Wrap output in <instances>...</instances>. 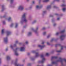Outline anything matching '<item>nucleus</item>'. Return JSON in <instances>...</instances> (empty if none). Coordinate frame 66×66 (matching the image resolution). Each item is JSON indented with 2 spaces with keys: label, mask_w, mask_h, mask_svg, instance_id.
Instances as JSON below:
<instances>
[{
  "label": "nucleus",
  "mask_w": 66,
  "mask_h": 66,
  "mask_svg": "<svg viewBox=\"0 0 66 66\" xmlns=\"http://www.w3.org/2000/svg\"><path fill=\"white\" fill-rule=\"evenodd\" d=\"M18 49H19V48L18 47H16L15 50H14V54L16 56H18L19 55L18 53L17 52V50H18Z\"/></svg>",
  "instance_id": "6e6552de"
},
{
  "label": "nucleus",
  "mask_w": 66,
  "mask_h": 66,
  "mask_svg": "<svg viewBox=\"0 0 66 66\" xmlns=\"http://www.w3.org/2000/svg\"><path fill=\"white\" fill-rule=\"evenodd\" d=\"M32 7L31 6H30L29 7V9H31V8H32Z\"/></svg>",
  "instance_id": "864d4df0"
},
{
  "label": "nucleus",
  "mask_w": 66,
  "mask_h": 66,
  "mask_svg": "<svg viewBox=\"0 0 66 66\" xmlns=\"http://www.w3.org/2000/svg\"><path fill=\"white\" fill-rule=\"evenodd\" d=\"M5 10V8L4 7V5H2V10L1 12H3Z\"/></svg>",
  "instance_id": "2eb2a0df"
},
{
  "label": "nucleus",
  "mask_w": 66,
  "mask_h": 66,
  "mask_svg": "<svg viewBox=\"0 0 66 66\" xmlns=\"http://www.w3.org/2000/svg\"><path fill=\"white\" fill-rule=\"evenodd\" d=\"M18 61V59H16L15 60V62L14 63V65L15 66H23V64H20L16 62Z\"/></svg>",
  "instance_id": "1a4fd4ad"
},
{
  "label": "nucleus",
  "mask_w": 66,
  "mask_h": 66,
  "mask_svg": "<svg viewBox=\"0 0 66 66\" xmlns=\"http://www.w3.org/2000/svg\"><path fill=\"white\" fill-rule=\"evenodd\" d=\"M18 44L19 45H22V43H18Z\"/></svg>",
  "instance_id": "c03bdc74"
},
{
  "label": "nucleus",
  "mask_w": 66,
  "mask_h": 66,
  "mask_svg": "<svg viewBox=\"0 0 66 66\" xmlns=\"http://www.w3.org/2000/svg\"><path fill=\"white\" fill-rule=\"evenodd\" d=\"M40 57L42 58V60L41 61H38V63H44L46 60V59L45 58L44 55V54H42L40 55Z\"/></svg>",
  "instance_id": "20e7f679"
},
{
  "label": "nucleus",
  "mask_w": 66,
  "mask_h": 66,
  "mask_svg": "<svg viewBox=\"0 0 66 66\" xmlns=\"http://www.w3.org/2000/svg\"><path fill=\"white\" fill-rule=\"evenodd\" d=\"M51 7V5H49L47 7V10H49L50 9Z\"/></svg>",
  "instance_id": "b1692460"
},
{
  "label": "nucleus",
  "mask_w": 66,
  "mask_h": 66,
  "mask_svg": "<svg viewBox=\"0 0 66 66\" xmlns=\"http://www.w3.org/2000/svg\"><path fill=\"white\" fill-rule=\"evenodd\" d=\"M55 15H58V14H57V13H55Z\"/></svg>",
  "instance_id": "4d7b16f0"
},
{
  "label": "nucleus",
  "mask_w": 66,
  "mask_h": 66,
  "mask_svg": "<svg viewBox=\"0 0 66 66\" xmlns=\"http://www.w3.org/2000/svg\"><path fill=\"white\" fill-rule=\"evenodd\" d=\"M26 26H24V28H26Z\"/></svg>",
  "instance_id": "680f3d73"
},
{
  "label": "nucleus",
  "mask_w": 66,
  "mask_h": 66,
  "mask_svg": "<svg viewBox=\"0 0 66 66\" xmlns=\"http://www.w3.org/2000/svg\"><path fill=\"white\" fill-rule=\"evenodd\" d=\"M54 8H56V6H53Z\"/></svg>",
  "instance_id": "3c124183"
},
{
  "label": "nucleus",
  "mask_w": 66,
  "mask_h": 66,
  "mask_svg": "<svg viewBox=\"0 0 66 66\" xmlns=\"http://www.w3.org/2000/svg\"><path fill=\"white\" fill-rule=\"evenodd\" d=\"M15 24V28H17L18 27V23L17 22H16Z\"/></svg>",
  "instance_id": "4be33fe9"
},
{
  "label": "nucleus",
  "mask_w": 66,
  "mask_h": 66,
  "mask_svg": "<svg viewBox=\"0 0 66 66\" xmlns=\"http://www.w3.org/2000/svg\"><path fill=\"white\" fill-rule=\"evenodd\" d=\"M38 27H36V28L35 30H34L33 28H32L31 29V30L32 31H33V32H34L35 34H37L38 33V32H37V30H38Z\"/></svg>",
  "instance_id": "0eeeda50"
},
{
  "label": "nucleus",
  "mask_w": 66,
  "mask_h": 66,
  "mask_svg": "<svg viewBox=\"0 0 66 66\" xmlns=\"http://www.w3.org/2000/svg\"><path fill=\"white\" fill-rule=\"evenodd\" d=\"M44 66V65H41V66Z\"/></svg>",
  "instance_id": "0e129e2a"
},
{
  "label": "nucleus",
  "mask_w": 66,
  "mask_h": 66,
  "mask_svg": "<svg viewBox=\"0 0 66 66\" xmlns=\"http://www.w3.org/2000/svg\"><path fill=\"white\" fill-rule=\"evenodd\" d=\"M6 16H7V14L6 13H5L3 16H1L0 17V18H5V17H6Z\"/></svg>",
  "instance_id": "412c9836"
},
{
  "label": "nucleus",
  "mask_w": 66,
  "mask_h": 66,
  "mask_svg": "<svg viewBox=\"0 0 66 66\" xmlns=\"http://www.w3.org/2000/svg\"><path fill=\"white\" fill-rule=\"evenodd\" d=\"M6 34L7 36H9L11 34V32L10 31H7L6 32Z\"/></svg>",
  "instance_id": "f3484780"
},
{
  "label": "nucleus",
  "mask_w": 66,
  "mask_h": 66,
  "mask_svg": "<svg viewBox=\"0 0 66 66\" xmlns=\"http://www.w3.org/2000/svg\"><path fill=\"white\" fill-rule=\"evenodd\" d=\"M1 60H2V59L0 58V64L1 63Z\"/></svg>",
  "instance_id": "09e8293b"
},
{
  "label": "nucleus",
  "mask_w": 66,
  "mask_h": 66,
  "mask_svg": "<svg viewBox=\"0 0 66 66\" xmlns=\"http://www.w3.org/2000/svg\"><path fill=\"white\" fill-rule=\"evenodd\" d=\"M57 46H60V47H61V48L60 50L59 51H56L57 52H62V50L63 49V48L64 47V46L61 45L60 44H56L55 45V47H57Z\"/></svg>",
  "instance_id": "39448f33"
},
{
  "label": "nucleus",
  "mask_w": 66,
  "mask_h": 66,
  "mask_svg": "<svg viewBox=\"0 0 66 66\" xmlns=\"http://www.w3.org/2000/svg\"><path fill=\"white\" fill-rule=\"evenodd\" d=\"M26 44V45H27V44H29V42L28 41H26V42L25 43Z\"/></svg>",
  "instance_id": "f704fd0d"
},
{
  "label": "nucleus",
  "mask_w": 66,
  "mask_h": 66,
  "mask_svg": "<svg viewBox=\"0 0 66 66\" xmlns=\"http://www.w3.org/2000/svg\"><path fill=\"white\" fill-rule=\"evenodd\" d=\"M24 61H25L24 60H23V62H24Z\"/></svg>",
  "instance_id": "e2e57ef3"
},
{
  "label": "nucleus",
  "mask_w": 66,
  "mask_h": 66,
  "mask_svg": "<svg viewBox=\"0 0 66 66\" xmlns=\"http://www.w3.org/2000/svg\"><path fill=\"white\" fill-rule=\"evenodd\" d=\"M66 8H62V11L63 12H65V11H66Z\"/></svg>",
  "instance_id": "c85d7f7f"
},
{
  "label": "nucleus",
  "mask_w": 66,
  "mask_h": 66,
  "mask_svg": "<svg viewBox=\"0 0 66 66\" xmlns=\"http://www.w3.org/2000/svg\"><path fill=\"white\" fill-rule=\"evenodd\" d=\"M46 32H43V35H46Z\"/></svg>",
  "instance_id": "72a5a7b5"
},
{
  "label": "nucleus",
  "mask_w": 66,
  "mask_h": 66,
  "mask_svg": "<svg viewBox=\"0 0 66 66\" xmlns=\"http://www.w3.org/2000/svg\"><path fill=\"white\" fill-rule=\"evenodd\" d=\"M50 17H53V15H50Z\"/></svg>",
  "instance_id": "6e6d98bb"
},
{
  "label": "nucleus",
  "mask_w": 66,
  "mask_h": 66,
  "mask_svg": "<svg viewBox=\"0 0 66 66\" xmlns=\"http://www.w3.org/2000/svg\"><path fill=\"white\" fill-rule=\"evenodd\" d=\"M49 55V53H46V55L47 56H48V55Z\"/></svg>",
  "instance_id": "de8ad7c7"
},
{
  "label": "nucleus",
  "mask_w": 66,
  "mask_h": 66,
  "mask_svg": "<svg viewBox=\"0 0 66 66\" xmlns=\"http://www.w3.org/2000/svg\"><path fill=\"white\" fill-rule=\"evenodd\" d=\"M65 32V30H63L61 31L60 32H57L56 34V35H59L60 33H64V32Z\"/></svg>",
  "instance_id": "f8f14e48"
},
{
  "label": "nucleus",
  "mask_w": 66,
  "mask_h": 66,
  "mask_svg": "<svg viewBox=\"0 0 66 66\" xmlns=\"http://www.w3.org/2000/svg\"><path fill=\"white\" fill-rule=\"evenodd\" d=\"M66 6V5L65 4H62L61 5V7H65V6Z\"/></svg>",
  "instance_id": "cd10ccee"
},
{
  "label": "nucleus",
  "mask_w": 66,
  "mask_h": 66,
  "mask_svg": "<svg viewBox=\"0 0 66 66\" xmlns=\"http://www.w3.org/2000/svg\"><path fill=\"white\" fill-rule=\"evenodd\" d=\"M18 41L16 40L15 41V44H18Z\"/></svg>",
  "instance_id": "79ce46f5"
},
{
  "label": "nucleus",
  "mask_w": 66,
  "mask_h": 66,
  "mask_svg": "<svg viewBox=\"0 0 66 66\" xmlns=\"http://www.w3.org/2000/svg\"><path fill=\"white\" fill-rule=\"evenodd\" d=\"M31 63H29L27 64V66H31Z\"/></svg>",
  "instance_id": "c9c22d12"
},
{
  "label": "nucleus",
  "mask_w": 66,
  "mask_h": 66,
  "mask_svg": "<svg viewBox=\"0 0 66 66\" xmlns=\"http://www.w3.org/2000/svg\"><path fill=\"white\" fill-rule=\"evenodd\" d=\"M46 28L45 27H43V28H42V30H45V29H46Z\"/></svg>",
  "instance_id": "8fccbe9b"
},
{
  "label": "nucleus",
  "mask_w": 66,
  "mask_h": 66,
  "mask_svg": "<svg viewBox=\"0 0 66 66\" xmlns=\"http://www.w3.org/2000/svg\"><path fill=\"white\" fill-rule=\"evenodd\" d=\"M14 26V23H12L10 26L11 27H13V26Z\"/></svg>",
  "instance_id": "c756f323"
},
{
  "label": "nucleus",
  "mask_w": 66,
  "mask_h": 66,
  "mask_svg": "<svg viewBox=\"0 0 66 66\" xmlns=\"http://www.w3.org/2000/svg\"><path fill=\"white\" fill-rule=\"evenodd\" d=\"M25 50V47L24 46L23 47H20V51H24Z\"/></svg>",
  "instance_id": "4468645a"
},
{
  "label": "nucleus",
  "mask_w": 66,
  "mask_h": 66,
  "mask_svg": "<svg viewBox=\"0 0 66 66\" xmlns=\"http://www.w3.org/2000/svg\"><path fill=\"white\" fill-rule=\"evenodd\" d=\"M25 10H27V8H26Z\"/></svg>",
  "instance_id": "69168bd1"
},
{
  "label": "nucleus",
  "mask_w": 66,
  "mask_h": 66,
  "mask_svg": "<svg viewBox=\"0 0 66 66\" xmlns=\"http://www.w3.org/2000/svg\"><path fill=\"white\" fill-rule=\"evenodd\" d=\"M46 13V11H44L43 12V14H45V13Z\"/></svg>",
  "instance_id": "ea45409f"
},
{
  "label": "nucleus",
  "mask_w": 66,
  "mask_h": 66,
  "mask_svg": "<svg viewBox=\"0 0 66 66\" xmlns=\"http://www.w3.org/2000/svg\"><path fill=\"white\" fill-rule=\"evenodd\" d=\"M3 24H5V22L4 21H3Z\"/></svg>",
  "instance_id": "37998d69"
},
{
  "label": "nucleus",
  "mask_w": 66,
  "mask_h": 66,
  "mask_svg": "<svg viewBox=\"0 0 66 66\" xmlns=\"http://www.w3.org/2000/svg\"><path fill=\"white\" fill-rule=\"evenodd\" d=\"M26 15H27V13H23L22 15L21 21V24L23 23L24 22H28V20L26 18Z\"/></svg>",
  "instance_id": "7ed1b4c3"
},
{
  "label": "nucleus",
  "mask_w": 66,
  "mask_h": 66,
  "mask_svg": "<svg viewBox=\"0 0 66 66\" xmlns=\"http://www.w3.org/2000/svg\"><path fill=\"white\" fill-rule=\"evenodd\" d=\"M24 8L23 6L22 5H20L18 7V10H20V11H22L23 10Z\"/></svg>",
  "instance_id": "9d476101"
},
{
  "label": "nucleus",
  "mask_w": 66,
  "mask_h": 66,
  "mask_svg": "<svg viewBox=\"0 0 66 66\" xmlns=\"http://www.w3.org/2000/svg\"><path fill=\"white\" fill-rule=\"evenodd\" d=\"M49 0H44L43 1V2H48V1H49Z\"/></svg>",
  "instance_id": "473e14b6"
},
{
  "label": "nucleus",
  "mask_w": 66,
  "mask_h": 66,
  "mask_svg": "<svg viewBox=\"0 0 66 66\" xmlns=\"http://www.w3.org/2000/svg\"><path fill=\"white\" fill-rule=\"evenodd\" d=\"M56 26V23H54L53 24V27H55Z\"/></svg>",
  "instance_id": "e433bc0d"
},
{
  "label": "nucleus",
  "mask_w": 66,
  "mask_h": 66,
  "mask_svg": "<svg viewBox=\"0 0 66 66\" xmlns=\"http://www.w3.org/2000/svg\"><path fill=\"white\" fill-rule=\"evenodd\" d=\"M35 2L34 1H33L32 2V3L33 4H35Z\"/></svg>",
  "instance_id": "58836bf2"
},
{
  "label": "nucleus",
  "mask_w": 66,
  "mask_h": 66,
  "mask_svg": "<svg viewBox=\"0 0 66 66\" xmlns=\"http://www.w3.org/2000/svg\"><path fill=\"white\" fill-rule=\"evenodd\" d=\"M14 0H10V4H13V3H14Z\"/></svg>",
  "instance_id": "a878e982"
},
{
  "label": "nucleus",
  "mask_w": 66,
  "mask_h": 66,
  "mask_svg": "<svg viewBox=\"0 0 66 66\" xmlns=\"http://www.w3.org/2000/svg\"><path fill=\"white\" fill-rule=\"evenodd\" d=\"M44 43H45V42H43L42 43V45H38V47H39V48H40V49L41 50L45 47V45H43L44 44Z\"/></svg>",
  "instance_id": "423d86ee"
},
{
  "label": "nucleus",
  "mask_w": 66,
  "mask_h": 66,
  "mask_svg": "<svg viewBox=\"0 0 66 66\" xmlns=\"http://www.w3.org/2000/svg\"><path fill=\"white\" fill-rule=\"evenodd\" d=\"M32 35V32H29L28 34V36H31V35Z\"/></svg>",
  "instance_id": "393cba45"
},
{
  "label": "nucleus",
  "mask_w": 66,
  "mask_h": 66,
  "mask_svg": "<svg viewBox=\"0 0 66 66\" xmlns=\"http://www.w3.org/2000/svg\"><path fill=\"white\" fill-rule=\"evenodd\" d=\"M7 0V1H9V0Z\"/></svg>",
  "instance_id": "338daca9"
},
{
  "label": "nucleus",
  "mask_w": 66,
  "mask_h": 66,
  "mask_svg": "<svg viewBox=\"0 0 66 66\" xmlns=\"http://www.w3.org/2000/svg\"><path fill=\"white\" fill-rule=\"evenodd\" d=\"M7 20H8V21L9 22H10V21H13V20H12V18L11 17H9L7 19Z\"/></svg>",
  "instance_id": "6ab92c4d"
},
{
  "label": "nucleus",
  "mask_w": 66,
  "mask_h": 66,
  "mask_svg": "<svg viewBox=\"0 0 66 66\" xmlns=\"http://www.w3.org/2000/svg\"><path fill=\"white\" fill-rule=\"evenodd\" d=\"M30 53H28V55H30Z\"/></svg>",
  "instance_id": "13d9d810"
},
{
  "label": "nucleus",
  "mask_w": 66,
  "mask_h": 66,
  "mask_svg": "<svg viewBox=\"0 0 66 66\" xmlns=\"http://www.w3.org/2000/svg\"><path fill=\"white\" fill-rule=\"evenodd\" d=\"M5 30L4 29H3L2 30V34H3L4 33V31Z\"/></svg>",
  "instance_id": "bb28decb"
},
{
  "label": "nucleus",
  "mask_w": 66,
  "mask_h": 66,
  "mask_svg": "<svg viewBox=\"0 0 66 66\" xmlns=\"http://www.w3.org/2000/svg\"><path fill=\"white\" fill-rule=\"evenodd\" d=\"M38 50L37 49L35 51H32V53H35V56L34 57H31L30 58V59L32 61H34L35 60V59L36 57H37L39 56V54L38 53Z\"/></svg>",
  "instance_id": "f03ea898"
},
{
  "label": "nucleus",
  "mask_w": 66,
  "mask_h": 66,
  "mask_svg": "<svg viewBox=\"0 0 66 66\" xmlns=\"http://www.w3.org/2000/svg\"><path fill=\"white\" fill-rule=\"evenodd\" d=\"M65 37V35H62L60 36L59 38L61 39V40H64Z\"/></svg>",
  "instance_id": "9b49d317"
},
{
  "label": "nucleus",
  "mask_w": 66,
  "mask_h": 66,
  "mask_svg": "<svg viewBox=\"0 0 66 66\" xmlns=\"http://www.w3.org/2000/svg\"><path fill=\"white\" fill-rule=\"evenodd\" d=\"M14 63V61H12V63Z\"/></svg>",
  "instance_id": "052dcab7"
},
{
  "label": "nucleus",
  "mask_w": 66,
  "mask_h": 66,
  "mask_svg": "<svg viewBox=\"0 0 66 66\" xmlns=\"http://www.w3.org/2000/svg\"><path fill=\"white\" fill-rule=\"evenodd\" d=\"M57 58H58V57L57 56H52L51 57V60L52 61V64H57V63L58 62H60L62 65H63V61H64V62L66 63V59H62L61 57H60L59 58L58 60L55 61H54V59H57Z\"/></svg>",
  "instance_id": "f257e3e1"
},
{
  "label": "nucleus",
  "mask_w": 66,
  "mask_h": 66,
  "mask_svg": "<svg viewBox=\"0 0 66 66\" xmlns=\"http://www.w3.org/2000/svg\"><path fill=\"white\" fill-rule=\"evenodd\" d=\"M27 1V2H29V1L30 0H26Z\"/></svg>",
  "instance_id": "bf43d9fd"
},
{
  "label": "nucleus",
  "mask_w": 66,
  "mask_h": 66,
  "mask_svg": "<svg viewBox=\"0 0 66 66\" xmlns=\"http://www.w3.org/2000/svg\"><path fill=\"white\" fill-rule=\"evenodd\" d=\"M55 21V20L54 19H53L52 20V22H54Z\"/></svg>",
  "instance_id": "a19ab883"
},
{
  "label": "nucleus",
  "mask_w": 66,
  "mask_h": 66,
  "mask_svg": "<svg viewBox=\"0 0 66 66\" xmlns=\"http://www.w3.org/2000/svg\"><path fill=\"white\" fill-rule=\"evenodd\" d=\"M37 22V20H34L32 23V24H34V23H35Z\"/></svg>",
  "instance_id": "5701e85b"
},
{
  "label": "nucleus",
  "mask_w": 66,
  "mask_h": 66,
  "mask_svg": "<svg viewBox=\"0 0 66 66\" xmlns=\"http://www.w3.org/2000/svg\"><path fill=\"white\" fill-rule=\"evenodd\" d=\"M6 59L7 60H10L11 59V57L9 56H7L6 57Z\"/></svg>",
  "instance_id": "aec40b11"
},
{
  "label": "nucleus",
  "mask_w": 66,
  "mask_h": 66,
  "mask_svg": "<svg viewBox=\"0 0 66 66\" xmlns=\"http://www.w3.org/2000/svg\"><path fill=\"white\" fill-rule=\"evenodd\" d=\"M47 45H50V43H49V42H47Z\"/></svg>",
  "instance_id": "4c0bfd02"
},
{
  "label": "nucleus",
  "mask_w": 66,
  "mask_h": 66,
  "mask_svg": "<svg viewBox=\"0 0 66 66\" xmlns=\"http://www.w3.org/2000/svg\"><path fill=\"white\" fill-rule=\"evenodd\" d=\"M54 38L50 40V42L51 43H52V42H53V40H54Z\"/></svg>",
  "instance_id": "7c9ffc66"
},
{
  "label": "nucleus",
  "mask_w": 66,
  "mask_h": 66,
  "mask_svg": "<svg viewBox=\"0 0 66 66\" xmlns=\"http://www.w3.org/2000/svg\"><path fill=\"white\" fill-rule=\"evenodd\" d=\"M50 36H51V35H49L47 36V38H49Z\"/></svg>",
  "instance_id": "2f4dec72"
},
{
  "label": "nucleus",
  "mask_w": 66,
  "mask_h": 66,
  "mask_svg": "<svg viewBox=\"0 0 66 66\" xmlns=\"http://www.w3.org/2000/svg\"><path fill=\"white\" fill-rule=\"evenodd\" d=\"M60 20V18H58L57 19V20Z\"/></svg>",
  "instance_id": "49530a36"
},
{
  "label": "nucleus",
  "mask_w": 66,
  "mask_h": 66,
  "mask_svg": "<svg viewBox=\"0 0 66 66\" xmlns=\"http://www.w3.org/2000/svg\"><path fill=\"white\" fill-rule=\"evenodd\" d=\"M4 42L6 44L8 42V38L7 37H5L4 38Z\"/></svg>",
  "instance_id": "ddd939ff"
},
{
  "label": "nucleus",
  "mask_w": 66,
  "mask_h": 66,
  "mask_svg": "<svg viewBox=\"0 0 66 66\" xmlns=\"http://www.w3.org/2000/svg\"><path fill=\"white\" fill-rule=\"evenodd\" d=\"M55 1H57V2H60V0H54Z\"/></svg>",
  "instance_id": "a18cd8bd"
},
{
  "label": "nucleus",
  "mask_w": 66,
  "mask_h": 66,
  "mask_svg": "<svg viewBox=\"0 0 66 66\" xmlns=\"http://www.w3.org/2000/svg\"><path fill=\"white\" fill-rule=\"evenodd\" d=\"M16 46H17L16 44L15 43L14 44L13 46L12 45H11L10 46V47L11 48V49H13V48L14 47H16Z\"/></svg>",
  "instance_id": "dca6fc26"
},
{
  "label": "nucleus",
  "mask_w": 66,
  "mask_h": 66,
  "mask_svg": "<svg viewBox=\"0 0 66 66\" xmlns=\"http://www.w3.org/2000/svg\"><path fill=\"white\" fill-rule=\"evenodd\" d=\"M8 51V49H7V48H6V51Z\"/></svg>",
  "instance_id": "603ef678"
},
{
  "label": "nucleus",
  "mask_w": 66,
  "mask_h": 66,
  "mask_svg": "<svg viewBox=\"0 0 66 66\" xmlns=\"http://www.w3.org/2000/svg\"><path fill=\"white\" fill-rule=\"evenodd\" d=\"M51 65L50 64H48L47 66H51Z\"/></svg>",
  "instance_id": "5fc2aeb1"
},
{
  "label": "nucleus",
  "mask_w": 66,
  "mask_h": 66,
  "mask_svg": "<svg viewBox=\"0 0 66 66\" xmlns=\"http://www.w3.org/2000/svg\"><path fill=\"white\" fill-rule=\"evenodd\" d=\"M36 9L39 10V9H40L42 7V6L39 5H37L36 6Z\"/></svg>",
  "instance_id": "a211bd4d"
}]
</instances>
